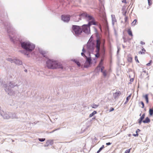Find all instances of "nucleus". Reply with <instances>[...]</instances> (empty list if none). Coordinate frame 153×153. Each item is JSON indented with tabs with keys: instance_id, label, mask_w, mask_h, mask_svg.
<instances>
[{
	"instance_id": "nucleus-1",
	"label": "nucleus",
	"mask_w": 153,
	"mask_h": 153,
	"mask_svg": "<svg viewBox=\"0 0 153 153\" xmlns=\"http://www.w3.org/2000/svg\"><path fill=\"white\" fill-rule=\"evenodd\" d=\"M96 36L95 44L94 42H88L87 44V48L89 52H93L95 46V57L97 58L100 57L103 58L105 56V40L102 38L98 33H96Z\"/></svg>"
},
{
	"instance_id": "nucleus-2",
	"label": "nucleus",
	"mask_w": 153,
	"mask_h": 153,
	"mask_svg": "<svg viewBox=\"0 0 153 153\" xmlns=\"http://www.w3.org/2000/svg\"><path fill=\"white\" fill-rule=\"evenodd\" d=\"M85 16L87 20L89 21L88 24L84 25L82 26V28L79 26L73 25L72 32L75 36H77L80 35L82 31L86 33H89L90 32V26L91 25H96L97 23L95 22L94 18L91 16L85 13H84L78 15H76L75 17L78 18V20H75V22H78L79 20H81L80 16Z\"/></svg>"
},
{
	"instance_id": "nucleus-3",
	"label": "nucleus",
	"mask_w": 153,
	"mask_h": 153,
	"mask_svg": "<svg viewBox=\"0 0 153 153\" xmlns=\"http://www.w3.org/2000/svg\"><path fill=\"white\" fill-rule=\"evenodd\" d=\"M20 43L21 47L24 50H20L19 51L25 55H28L29 53L32 51L35 48V45L29 41L20 42Z\"/></svg>"
},
{
	"instance_id": "nucleus-4",
	"label": "nucleus",
	"mask_w": 153,
	"mask_h": 153,
	"mask_svg": "<svg viewBox=\"0 0 153 153\" xmlns=\"http://www.w3.org/2000/svg\"><path fill=\"white\" fill-rule=\"evenodd\" d=\"M3 25L7 29L10 40L14 43H17L19 39L16 37L15 33H13V29L11 26L10 23L9 22H6Z\"/></svg>"
},
{
	"instance_id": "nucleus-5",
	"label": "nucleus",
	"mask_w": 153,
	"mask_h": 153,
	"mask_svg": "<svg viewBox=\"0 0 153 153\" xmlns=\"http://www.w3.org/2000/svg\"><path fill=\"white\" fill-rule=\"evenodd\" d=\"M47 67L50 69L60 68L63 69L62 65L59 64L56 61L52 59H49L46 62Z\"/></svg>"
},
{
	"instance_id": "nucleus-6",
	"label": "nucleus",
	"mask_w": 153,
	"mask_h": 153,
	"mask_svg": "<svg viewBox=\"0 0 153 153\" xmlns=\"http://www.w3.org/2000/svg\"><path fill=\"white\" fill-rule=\"evenodd\" d=\"M1 107L0 106V114L4 119H9L10 118V112H4L1 110Z\"/></svg>"
},
{
	"instance_id": "nucleus-7",
	"label": "nucleus",
	"mask_w": 153,
	"mask_h": 153,
	"mask_svg": "<svg viewBox=\"0 0 153 153\" xmlns=\"http://www.w3.org/2000/svg\"><path fill=\"white\" fill-rule=\"evenodd\" d=\"M85 58L86 60L84 66L85 68H88L92 64V60L91 57L88 58L85 56Z\"/></svg>"
},
{
	"instance_id": "nucleus-8",
	"label": "nucleus",
	"mask_w": 153,
	"mask_h": 153,
	"mask_svg": "<svg viewBox=\"0 0 153 153\" xmlns=\"http://www.w3.org/2000/svg\"><path fill=\"white\" fill-rule=\"evenodd\" d=\"M101 58L102 59L98 65L97 67L96 70L99 71L100 70L102 72L104 71L103 70L104 69V67L103 66H102V65L103 64V58H104V57L103 58H102V57Z\"/></svg>"
},
{
	"instance_id": "nucleus-9",
	"label": "nucleus",
	"mask_w": 153,
	"mask_h": 153,
	"mask_svg": "<svg viewBox=\"0 0 153 153\" xmlns=\"http://www.w3.org/2000/svg\"><path fill=\"white\" fill-rule=\"evenodd\" d=\"M62 20L65 22H68L70 20V16L69 15H63L62 16Z\"/></svg>"
},
{
	"instance_id": "nucleus-10",
	"label": "nucleus",
	"mask_w": 153,
	"mask_h": 153,
	"mask_svg": "<svg viewBox=\"0 0 153 153\" xmlns=\"http://www.w3.org/2000/svg\"><path fill=\"white\" fill-rule=\"evenodd\" d=\"M4 87L5 88V90L6 92L8 94L11 95V94L10 93L11 92V89L9 88V86H7V85L6 84L4 85Z\"/></svg>"
},
{
	"instance_id": "nucleus-11",
	"label": "nucleus",
	"mask_w": 153,
	"mask_h": 153,
	"mask_svg": "<svg viewBox=\"0 0 153 153\" xmlns=\"http://www.w3.org/2000/svg\"><path fill=\"white\" fill-rule=\"evenodd\" d=\"M145 117V114H143L141 116L140 118L138 120V122L140 125L141 123L143 122V120L144 119Z\"/></svg>"
},
{
	"instance_id": "nucleus-12",
	"label": "nucleus",
	"mask_w": 153,
	"mask_h": 153,
	"mask_svg": "<svg viewBox=\"0 0 153 153\" xmlns=\"http://www.w3.org/2000/svg\"><path fill=\"white\" fill-rule=\"evenodd\" d=\"M120 94L121 93L119 91H118L117 92L113 94V97L115 99H117L120 96Z\"/></svg>"
},
{
	"instance_id": "nucleus-13",
	"label": "nucleus",
	"mask_w": 153,
	"mask_h": 153,
	"mask_svg": "<svg viewBox=\"0 0 153 153\" xmlns=\"http://www.w3.org/2000/svg\"><path fill=\"white\" fill-rule=\"evenodd\" d=\"M16 64L18 65H20L22 64V62L19 59H15L14 62Z\"/></svg>"
},
{
	"instance_id": "nucleus-14",
	"label": "nucleus",
	"mask_w": 153,
	"mask_h": 153,
	"mask_svg": "<svg viewBox=\"0 0 153 153\" xmlns=\"http://www.w3.org/2000/svg\"><path fill=\"white\" fill-rule=\"evenodd\" d=\"M18 118V117L16 116V114L15 113H12L10 112V118L13 119L16 118L17 119Z\"/></svg>"
},
{
	"instance_id": "nucleus-15",
	"label": "nucleus",
	"mask_w": 153,
	"mask_h": 153,
	"mask_svg": "<svg viewBox=\"0 0 153 153\" xmlns=\"http://www.w3.org/2000/svg\"><path fill=\"white\" fill-rule=\"evenodd\" d=\"M112 18V23L113 25H114V22H116V19L115 16L114 15H112L111 16Z\"/></svg>"
},
{
	"instance_id": "nucleus-16",
	"label": "nucleus",
	"mask_w": 153,
	"mask_h": 153,
	"mask_svg": "<svg viewBox=\"0 0 153 153\" xmlns=\"http://www.w3.org/2000/svg\"><path fill=\"white\" fill-rule=\"evenodd\" d=\"M9 86L11 88H13L17 85V84L15 83H13L12 82H10L9 83Z\"/></svg>"
},
{
	"instance_id": "nucleus-17",
	"label": "nucleus",
	"mask_w": 153,
	"mask_h": 153,
	"mask_svg": "<svg viewBox=\"0 0 153 153\" xmlns=\"http://www.w3.org/2000/svg\"><path fill=\"white\" fill-rule=\"evenodd\" d=\"M150 119L148 117H147L145 118V120H143V122L144 123H149L150 122Z\"/></svg>"
},
{
	"instance_id": "nucleus-18",
	"label": "nucleus",
	"mask_w": 153,
	"mask_h": 153,
	"mask_svg": "<svg viewBox=\"0 0 153 153\" xmlns=\"http://www.w3.org/2000/svg\"><path fill=\"white\" fill-rule=\"evenodd\" d=\"M72 60L76 63L78 67L81 66V64L78 61L75 59H72Z\"/></svg>"
},
{
	"instance_id": "nucleus-19",
	"label": "nucleus",
	"mask_w": 153,
	"mask_h": 153,
	"mask_svg": "<svg viewBox=\"0 0 153 153\" xmlns=\"http://www.w3.org/2000/svg\"><path fill=\"white\" fill-rule=\"evenodd\" d=\"M146 51V50L143 47H142L141 51H140L139 52V53L140 54H144L145 53V52Z\"/></svg>"
},
{
	"instance_id": "nucleus-20",
	"label": "nucleus",
	"mask_w": 153,
	"mask_h": 153,
	"mask_svg": "<svg viewBox=\"0 0 153 153\" xmlns=\"http://www.w3.org/2000/svg\"><path fill=\"white\" fill-rule=\"evenodd\" d=\"M143 97L145 98L146 103H148L149 102L148 94H146L143 96Z\"/></svg>"
},
{
	"instance_id": "nucleus-21",
	"label": "nucleus",
	"mask_w": 153,
	"mask_h": 153,
	"mask_svg": "<svg viewBox=\"0 0 153 153\" xmlns=\"http://www.w3.org/2000/svg\"><path fill=\"white\" fill-rule=\"evenodd\" d=\"M53 143V141L52 140H48L46 142V144L48 145H52Z\"/></svg>"
},
{
	"instance_id": "nucleus-22",
	"label": "nucleus",
	"mask_w": 153,
	"mask_h": 153,
	"mask_svg": "<svg viewBox=\"0 0 153 153\" xmlns=\"http://www.w3.org/2000/svg\"><path fill=\"white\" fill-rule=\"evenodd\" d=\"M39 52L44 57H45V54L46 53L45 51H44L42 50H39Z\"/></svg>"
},
{
	"instance_id": "nucleus-23",
	"label": "nucleus",
	"mask_w": 153,
	"mask_h": 153,
	"mask_svg": "<svg viewBox=\"0 0 153 153\" xmlns=\"http://www.w3.org/2000/svg\"><path fill=\"white\" fill-rule=\"evenodd\" d=\"M127 32L129 35L132 36H133L132 31L130 29H128V30Z\"/></svg>"
},
{
	"instance_id": "nucleus-24",
	"label": "nucleus",
	"mask_w": 153,
	"mask_h": 153,
	"mask_svg": "<svg viewBox=\"0 0 153 153\" xmlns=\"http://www.w3.org/2000/svg\"><path fill=\"white\" fill-rule=\"evenodd\" d=\"M97 113V112L96 111H94L91 114L89 115V117H93L94 115L96 114Z\"/></svg>"
},
{
	"instance_id": "nucleus-25",
	"label": "nucleus",
	"mask_w": 153,
	"mask_h": 153,
	"mask_svg": "<svg viewBox=\"0 0 153 153\" xmlns=\"http://www.w3.org/2000/svg\"><path fill=\"white\" fill-rule=\"evenodd\" d=\"M82 51V52L81 53V55L82 56H85H85H86L84 54V53L86 51L84 48H83Z\"/></svg>"
},
{
	"instance_id": "nucleus-26",
	"label": "nucleus",
	"mask_w": 153,
	"mask_h": 153,
	"mask_svg": "<svg viewBox=\"0 0 153 153\" xmlns=\"http://www.w3.org/2000/svg\"><path fill=\"white\" fill-rule=\"evenodd\" d=\"M131 97V95H130L128 97H127V98H126V102L124 103V104H126L127 103V102L128 101V100H129L130 97Z\"/></svg>"
},
{
	"instance_id": "nucleus-27",
	"label": "nucleus",
	"mask_w": 153,
	"mask_h": 153,
	"mask_svg": "<svg viewBox=\"0 0 153 153\" xmlns=\"http://www.w3.org/2000/svg\"><path fill=\"white\" fill-rule=\"evenodd\" d=\"M15 59H12L11 58H8L7 60L8 61L10 62L11 63L12 62H14V60H15Z\"/></svg>"
},
{
	"instance_id": "nucleus-28",
	"label": "nucleus",
	"mask_w": 153,
	"mask_h": 153,
	"mask_svg": "<svg viewBox=\"0 0 153 153\" xmlns=\"http://www.w3.org/2000/svg\"><path fill=\"white\" fill-rule=\"evenodd\" d=\"M149 114L150 116H152L153 114V110L150 108L149 109Z\"/></svg>"
},
{
	"instance_id": "nucleus-29",
	"label": "nucleus",
	"mask_w": 153,
	"mask_h": 153,
	"mask_svg": "<svg viewBox=\"0 0 153 153\" xmlns=\"http://www.w3.org/2000/svg\"><path fill=\"white\" fill-rule=\"evenodd\" d=\"M98 106L99 105H96L94 104L91 105L92 108H97Z\"/></svg>"
},
{
	"instance_id": "nucleus-30",
	"label": "nucleus",
	"mask_w": 153,
	"mask_h": 153,
	"mask_svg": "<svg viewBox=\"0 0 153 153\" xmlns=\"http://www.w3.org/2000/svg\"><path fill=\"white\" fill-rule=\"evenodd\" d=\"M152 0H148V3L149 6H151L152 4Z\"/></svg>"
},
{
	"instance_id": "nucleus-31",
	"label": "nucleus",
	"mask_w": 153,
	"mask_h": 153,
	"mask_svg": "<svg viewBox=\"0 0 153 153\" xmlns=\"http://www.w3.org/2000/svg\"><path fill=\"white\" fill-rule=\"evenodd\" d=\"M93 37L92 36H91L90 38V39H89L88 42H94V41L93 40Z\"/></svg>"
},
{
	"instance_id": "nucleus-32",
	"label": "nucleus",
	"mask_w": 153,
	"mask_h": 153,
	"mask_svg": "<svg viewBox=\"0 0 153 153\" xmlns=\"http://www.w3.org/2000/svg\"><path fill=\"white\" fill-rule=\"evenodd\" d=\"M137 21V19H135L132 22V24L133 25H134L136 24Z\"/></svg>"
},
{
	"instance_id": "nucleus-33",
	"label": "nucleus",
	"mask_w": 153,
	"mask_h": 153,
	"mask_svg": "<svg viewBox=\"0 0 153 153\" xmlns=\"http://www.w3.org/2000/svg\"><path fill=\"white\" fill-rule=\"evenodd\" d=\"M38 140L40 142H43L45 140V139L43 138H39L38 139Z\"/></svg>"
},
{
	"instance_id": "nucleus-34",
	"label": "nucleus",
	"mask_w": 153,
	"mask_h": 153,
	"mask_svg": "<svg viewBox=\"0 0 153 153\" xmlns=\"http://www.w3.org/2000/svg\"><path fill=\"white\" fill-rule=\"evenodd\" d=\"M102 73L103 75L104 76H106L107 74L106 71H103L102 72Z\"/></svg>"
},
{
	"instance_id": "nucleus-35",
	"label": "nucleus",
	"mask_w": 153,
	"mask_h": 153,
	"mask_svg": "<svg viewBox=\"0 0 153 153\" xmlns=\"http://www.w3.org/2000/svg\"><path fill=\"white\" fill-rule=\"evenodd\" d=\"M152 60H150L149 62L146 65L148 66H150L151 65V64L152 63Z\"/></svg>"
},
{
	"instance_id": "nucleus-36",
	"label": "nucleus",
	"mask_w": 153,
	"mask_h": 153,
	"mask_svg": "<svg viewBox=\"0 0 153 153\" xmlns=\"http://www.w3.org/2000/svg\"><path fill=\"white\" fill-rule=\"evenodd\" d=\"M135 60L137 62L139 63V61L137 59V56H135Z\"/></svg>"
},
{
	"instance_id": "nucleus-37",
	"label": "nucleus",
	"mask_w": 153,
	"mask_h": 153,
	"mask_svg": "<svg viewBox=\"0 0 153 153\" xmlns=\"http://www.w3.org/2000/svg\"><path fill=\"white\" fill-rule=\"evenodd\" d=\"M140 104L142 105V106L141 107L142 108H143L144 107V104L143 102V101H141L140 102Z\"/></svg>"
},
{
	"instance_id": "nucleus-38",
	"label": "nucleus",
	"mask_w": 153,
	"mask_h": 153,
	"mask_svg": "<svg viewBox=\"0 0 153 153\" xmlns=\"http://www.w3.org/2000/svg\"><path fill=\"white\" fill-rule=\"evenodd\" d=\"M105 24L106 26V27H108V22H107V21L106 20H105Z\"/></svg>"
},
{
	"instance_id": "nucleus-39",
	"label": "nucleus",
	"mask_w": 153,
	"mask_h": 153,
	"mask_svg": "<svg viewBox=\"0 0 153 153\" xmlns=\"http://www.w3.org/2000/svg\"><path fill=\"white\" fill-rule=\"evenodd\" d=\"M130 149H128L126 150L125 152L124 153H129L130 152Z\"/></svg>"
},
{
	"instance_id": "nucleus-40",
	"label": "nucleus",
	"mask_w": 153,
	"mask_h": 153,
	"mask_svg": "<svg viewBox=\"0 0 153 153\" xmlns=\"http://www.w3.org/2000/svg\"><path fill=\"white\" fill-rule=\"evenodd\" d=\"M102 149L101 147L99 149V150L97 151V153H99Z\"/></svg>"
},
{
	"instance_id": "nucleus-41",
	"label": "nucleus",
	"mask_w": 153,
	"mask_h": 153,
	"mask_svg": "<svg viewBox=\"0 0 153 153\" xmlns=\"http://www.w3.org/2000/svg\"><path fill=\"white\" fill-rule=\"evenodd\" d=\"M114 110V108L112 107H111L109 109V112H111L112 111H113Z\"/></svg>"
},
{
	"instance_id": "nucleus-42",
	"label": "nucleus",
	"mask_w": 153,
	"mask_h": 153,
	"mask_svg": "<svg viewBox=\"0 0 153 153\" xmlns=\"http://www.w3.org/2000/svg\"><path fill=\"white\" fill-rule=\"evenodd\" d=\"M128 17L127 16H125V17L124 19H125V22H127V21L128 20Z\"/></svg>"
},
{
	"instance_id": "nucleus-43",
	"label": "nucleus",
	"mask_w": 153,
	"mask_h": 153,
	"mask_svg": "<svg viewBox=\"0 0 153 153\" xmlns=\"http://www.w3.org/2000/svg\"><path fill=\"white\" fill-rule=\"evenodd\" d=\"M111 144V143L110 142H108L106 143V145L107 146L110 145Z\"/></svg>"
},
{
	"instance_id": "nucleus-44",
	"label": "nucleus",
	"mask_w": 153,
	"mask_h": 153,
	"mask_svg": "<svg viewBox=\"0 0 153 153\" xmlns=\"http://www.w3.org/2000/svg\"><path fill=\"white\" fill-rule=\"evenodd\" d=\"M133 136L134 137H137L138 136V134H133Z\"/></svg>"
},
{
	"instance_id": "nucleus-45",
	"label": "nucleus",
	"mask_w": 153,
	"mask_h": 153,
	"mask_svg": "<svg viewBox=\"0 0 153 153\" xmlns=\"http://www.w3.org/2000/svg\"><path fill=\"white\" fill-rule=\"evenodd\" d=\"M140 44L142 45H144L145 44V43L142 41H141L140 42Z\"/></svg>"
},
{
	"instance_id": "nucleus-46",
	"label": "nucleus",
	"mask_w": 153,
	"mask_h": 153,
	"mask_svg": "<svg viewBox=\"0 0 153 153\" xmlns=\"http://www.w3.org/2000/svg\"><path fill=\"white\" fill-rule=\"evenodd\" d=\"M123 3H126V0H123L122 1Z\"/></svg>"
},
{
	"instance_id": "nucleus-47",
	"label": "nucleus",
	"mask_w": 153,
	"mask_h": 153,
	"mask_svg": "<svg viewBox=\"0 0 153 153\" xmlns=\"http://www.w3.org/2000/svg\"><path fill=\"white\" fill-rule=\"evenodd\" d=\"M130 82H133V81H134V79H133V78H131V79H130Z\"/></svg>"
},
{
	"instance_id": "nucleus-48",
	"label": "nucleus",
	"mask_w": 153,
	"mask_h": 153,
	"mask_svg": "<svg viewBox=\"0 0 153 153\" xmlns=\"http://www.w3.org/2000/svg\"><path fill=\"white\" fill-rule=\"evenodd\" d=\"M126 11H125L124 13L123 14V15H124V16H126Z\"/></svg>"
},
{
	"instance_id": "nucleus-49",
	"label": "nucleus",
	"mask_w": 153,
	"mask_h": 153,
	"mask_svg": "<svg viewBox=\"0 0 153 153\" xmlns=\"http://www.w3.org/2000/svg\"><path fill=\"white\" fill-rule=\"evenodd\" d=\"M119 51H120V49L118 48V50H117V53H118Z\"/></svg>"
},
{
	"instance_id": "nucleus-50",
	"label": "nucleus",
	"mask_w": 153,
	"mask_h": 153,
	"mask_svg": "<svg viewBox=\"0 0 153 153\" xmlns=\"http://www.w3.org/2000/svg\"><path fill=\"white\" fill-rule=\"evenodd\" d=\"M123 38L124 39V42H126V40L124 39V38L123 37Z\"/></svg>"
},
{
	"instance_id": "nucleus-51",
	"label": "nucleus",
	"mask_w": 153,
	"mask_h": 153,
	"mask_svg": "<svg viewBox=\"0 0 153 153\" xmlns=\"http://www.w3.org/2000/svg\"><path fill=\"white\" fill-rule=\"evenodd\" d=\"M101 147L102 148V149H103L104 148V145H102Z\"/></svg>"
},
{
	"instance_id": "nucleus-52",
	"label": "nucleus",
	"mask_w": 153,
	"mask_h": 153,
	"mask_svg": "<svg viewBox=\"0 0 153 153\" xmlns=\"http://www.w3.org/2000/svg\"><path fill=\"white\" fill-rule=\"evenodd\" d=\"M24 71L25 72H27V70L26 69H25V70H24Z\"/></svg>"
},
{
	"instance_id": "nucleus-53",
	"label": "nucleus",
	"mask_w": 153,
	"mask_h": 153,
	"mask_svg": "<svg viewBox=\"0 0 153 153\" xmlns=\"http://www.w3.org/2000/svg\"><path fill=\"white\" fill-rule=\"evenodd\" d=\"M137 131L138 132V131H140V130L139 129H138L137 130Z\"/></svg>"
},
{
	"instance_id": "nucleus-54",
	"label": "nucleus",
	"mask_w": 153,
	"mask_h": 153,
	"mask_svg": "<svg viewBox=\"0 0 153 153\" xmlns=\"http://www.w3.org/2000/svg\"><path fill=\"white\" fill-rule=\"evenodd\" d=\"M136 134H138V131H136Z\"/></svg>"
},
{
	"instance_id": "nucleus-55",
	"label": "nucleus",
	"mask_w": 153,
	"mask_h": 153,
	"mask_svg": "<svg viewBox=\"0 0 153 153\" xmlns=\"http://www.w3.org/2000/svg\"><path fill=\"white\" fill-rule=\"evenodd\" d=\"M57 129H56V130H55L51 132H54V131H55L56 130H57Z\"/></svg>"
},
{
	"instance_id": "nucleus-56",
	"label": "nucleus",
	"mask_w": 153,
	"mask_h": 153,
	"mask_svg": "<svg viewBox=\"0 0 153 153\" xmlns=\"http://www.w3.org/2000/svg\"><path fill=\"white\" fill-rule=\"evenodd\" d=\"M141 114H140V116H141Z\"/></svg>"
},
{
	"instance_id": "nucleus-57",
	"label": "nucleus",
	"mask_w": 153,
	"mask_h": 153,
	"mask_svg": "<svg viewBox=\"0 0 153 153\" xmlns=\"http://www.w3.org/2000/svg\"><path fill=\"white\" fill-rule=\"evenodd\" d=\"M123 48H124V46L123 45Z\"/></svg>"
},
{
	"instance_id": "nucleus-58",
	"label": "nucleus",
	"mask_w": 153,
	"mask_h": 153,
	"mask_svg": "<svg viewBox=\"0 0 153 153\" xmlns=\"http://www.w3.org/2000/svg\"><path fill=\"white\" fill-rule=\"evenodd\" d=\"M151 109H153V107L152 108H151Z\"/></svg>"
},
{
	"instance_id": "nucleus-59",
	"label": "nucleus",
	"mask_w": 153,
	"mask_h": 153,
	"mask_svg": "<svg viewBox=\"0 0 153 153\" xmlns=\"http://www.w3.org/2000/svg\"><path fill=\"white\" fill-rule=\"evenodd\" d=\"M143 72H145V71H143Z\"/></svg>"
},
{
	"instance_id": "nucleus-60",
	"label": "nucleus",
	"mask_w": 153,
	"mask_h": 153,
	"mask_svg": "<svg viewBox=\"0 0 153 153\" xmlns=\"http://www.w3.org/2000/svg\"><path fill=\"white\" fill-rule=\"evenodd\" d=\"M95 118H93V119H95Z\"/></svg>"
},
{
	"instance_id": "nucleus-61",
	"label": "nucleus",
	"mask_w": 153,
	"mask_h": 153,
	"mask_svg": "<svg viewBox=\"0 0 153 153\" xmlns=\"http://www.w3.org/2000/svg\"><path fill=\"white\" fill-rule=\"evenodd\" d=\"M95 118H93V119H95Z\"/></svg>"
},
{
	"instance_id": "nucleus-62",
	"label": "nucleus",
	"mask_w": 153,
	"mask_h": 153,
	"mask_svg": "<svg viewBox=\"0 0 153 153\" xmlns=\"http://www.w3.org/2000/svg\"><path fill=\"white\" fill-rule=\"evenodd\" d=\"M14 141L13 140H12V141H13V142Z\"/></svg>"
}]
</instances>
